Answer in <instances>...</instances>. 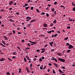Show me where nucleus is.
Here are the masks:
<instances>
[{"mask_svg":"<svg viewBox=\"0 0 75 75\" xmlns=\"http://www.w3.org/2000/svg\"><path fill=\"white\" fill-rule=\"evenodd\" d=\"M58 60L59 61H61V62H65V59H61L60 58H58Z\"/></svg>","mask_w":75,"mask_h":75,"instance_id":"obj_1","label":"nucleus"},{"mask_svg":"<svg viewBox=\"0 0 75 75\" xmlns=\"http://www.w3.org/2000/svg\"><path fill=\"white\" fill-rule=\"evenodd\" d=\"M73 48H74V46L71 45H69V49H71Z\"/></svg>","mask_w":75,"mask_h":75,"instance_id":"obj_2","label":"nucleus"},{"mask_svg":"<svg viewBox=\"0 0 75 75\" xmlns=\"http://www.w3.org/2000/svg\"><path fill=\"white\" fill-rule=\"evenodd\" d=\"M26 69L27 72H28V73H30V72H31V71L29 70V69H28V67H26Z\"/></svg>","mask_w":75,"mask_h":75,"instance_id":"obj_3","label":"nucleus"},{"mask_svg":"<svg viewBox=\"0 0 75 75\" xmlns=\"http://www.w3.org/2000/svg\"><path fill=\"white\" fill-rule=\"evenodd\" d=\"M13 3V1H11L9 2V6H11V5Z\"/></svg>","mask_w":75,"mask_h":75,"instance_id":"obj_4","label":"nucleus"},{"mask_svg":"<svg viewBox=\"0 0 75 75\" xmlns=\"http://www.w3.org/2000/svg\"><path fill=\"white\" fill-rule=\"evenodd\" d=\"M5 59L4 58H2V59H0V61L2 62V61H5Z\"/></svg>","mask_w":75,"mask_h":75,"instance_id":"obj_5","label":"nucleus"},{"mask_svg":"<svg viewBox=\"0 0 75 75\" xmlns=\"http://www.w3.org/2000/svg\"><path fill=\"white\" fill-rule=\"evenodd\" d=\"M53 43H54V42H49V44H50V46H51V47H52V44H53Z\"/></svg>","mask_w":75,"mask_h":75,"instance_id":"obj_6","label":"nucleus"},{"mask_svg":"<svg viewBox=\"0 0 75 75\" xmlns=\"http://www.w3.org/2000/svg\"><path fill=\"white\" fill-rule=\"evenodd\" d=\"M43 26L45 27H47V24L45 23L43 24Z\"/></svg>","mask_w":75,"mask_h":75,"instance_id":"obj_7","label":"nucleus"},{"mask_svg":"<svg viewBox=\"0 0 75 75\" xmlns=\"http://www.w3.org/2000/svg\"><path fill=\"white\" fill-rule=\"evenodd\" d=\"M9 21H10L11 22H14V21L12 20L11 19H9Z\"/></svg>","mask_w":75,"mask_h":75,"instance_id":"obj_8","label":"nucleus"},{"mask_svg":"<svg viewBox=\"0 0 75 75\" xmlns=\"http://www.w3.org/2000/svg\"><path fill=\"white\" fill-rule=\"evenodd\" d=\"M57 54L58 55H59V56H61L62 55V53H59Z\"/></svg>","mask_w":75,"mask_h":75,"instance_id":"obj_9","label":"nucleus"},{"mask_svg":"<svg viewBox=\"0 0 75 75\" xmlns=\"http://www.w3.org/2000/svg\"><path fill=\"white\" fill-rule=\"evenodd\" d=\"M27 19H29V20H31V18L29 16L27 17H26Z\"/></svg>","mask_w":75,"mask_h":75,"instance_id":"obj_10","label":"nucleus"},{"mask_svg":"<svg viewBox=\"0 0 75 75\" xmlns=\"http://www.w3.org/2000/svg\"><path fill=\"white\" fill-rule=\"evenodd\" d=\"M6 75H10V73L9 72H7L6 73Z\"/></svg>","mask_w":75,"mask_h":75,"instance_id":"obj_11","label":"nucleus"},{"mask_svg":"<svg viewBox=\"0 0 75 75\" xmlns=\"http://www.w3.org/2000/svg\"><path fill=\"white\" fill-rule=\"evenodd\" d=\"M59 72H60L61 74H63V73H64V72L62 71H61L60 69H59Z\"/></svg>","mask_w":75,"mask_h":75,"instance_id":"obj_12","label":"nucleus"},{"mask_svg":"<svg viewBox=\"0 0 75 75\" xmlns=\"http://www.w3.org/2000/svg\"><path fill=\"white\" fill-rule=\"evenodd\" d=\"M0 45H2V47H6V46H4V45L1 43H0Z\"/></svg>","mask_w":75,"mask_h":75,"instance_id":"obj_13","label":"nucleus"},{"mask_svg":"<svg viewBox=\"0 0 75 75\" xmlns=\"http://www.w3.org/2000/svg\"><path fill=\"white\" fill-rule=\"evenodd\" d=\"M54 65H55V66L56 67V68H57V67H58V64H57L56 63H54Z\"/></svg>","mask_w":75,"mask_h":75,"instance_id":"obj_14","label":"nucleus"},{"mask_svg":"<svg viewBox=\"0 0 75 75\" xmlns=\"http://www.w3.org/2000/svg\"><path fill=\"white\" fill-rule=\"evenodd\" d=\"M37 43V42H33L32 44H33V45H35Z\"/></svg>","mask_w":75,"mask_h":75,"instance_id":"obj_15","label":"nucleus"},{"mask_svg":"<svg viewBox=\"0 0 75 75\" xmlns=\"http://www.w3.org/2000/svg\"><path fill=\"white\" fill-rule=\"evenodd\" d=\"M52 58H51V59L52 60V61L54 60V59H55V58L54 57H52Z\"/></svg>","mask_w":75,"mask_h":75,"instance_id":"obj_16","label":"nucleus"},{"mask_svg":"<svg viewBox=\"0 0 75 75\" xmlns=\"http://www.w3.org/2000/svg\"><path fill=\"white\" fill-rule=\"evenodd\" d=\"M29 8H30V6H28L25 7V9H26V10H28Z\"/></svg>","mask_w":75,"mask_h":75,"instance_id":"obj_17","label":"nucleus"},{"mask_svg":"<svg viewBox=\"0 0 75 75\" xmlns=\"http://www.w3.org/2000/svg\"><path fill=\"white\" fill-rule=\"evenodd\" d=\"M69 21H72V19L70 18H69Z\"/></svg>","mask_w":75,"mask_h":75,"instance_id":"obj_18","label":"nucleus"},{"mask_svg":"<svg viewBox=\"0 0 75 75\" xmlns=\"http://www.w3.org/2000/svg\"><path fill=\"white\" fill-rule=\"evenodd\" d=\"M2 42L3 43V44H4V45H5V44H6V43H5V42H4V40H2Z\"/></svg>","mask_w":75,"mask_h":75,"instance_id":"obj_19","label":"nucleus"},{"mask_svg":"<svg viewBox=\"0 0 75 75\" xmlns=\"http://www.w3.org/2000/svg\"><path fill=\"white\" fill-rule=\"evenodd\" d=\"M16 52H13V55H16Z\"/></svg>","mask_w":75,"mask_h":75,"instance_id":"obj_20","label":"nucleus"},{"mask_svg":"<svg viewBox=\"0 0 75 75\" xmlns=\"http://www.w3.org/2000/svg\"><path fill=\"white\" fill-rule=\"evenodd\" d=\"M53 23L54 24L56 23H57V21H56V19L54 20V21H53Z\"/></svg>","mask_w":75,"mask_h":75,"instance_id":"obj_21","label":"nucleus"},{"mask_svg":"<svg viewBox=\"0 0 75 75\" xmlns=\"http://www.w3.org/2000/svg\"><path fill=\"white\" fill-rule=\"evenodd\" d=\"M50 25L51 27H52V26L54 25V23H51Z\"/></svg>","mask_w":75,"mask_h":75,"instance_id":"obj_22","label":"nucleus"},{"mask_svg":"<svg viewBox=\"0 0 75 75\" xmlns=\"http://www.w3.org/2000/svg\"><path fill=\"white\" fill-rule=\"evenodd\" d=\"M68 38H69L68 37H67L64 39V40H67Z\"/></svg>","mask_w":75,"mask_h":75,"instance_id":"obj_23","label":"nucleus"},{"mask_svg":"<svg viewBox=\"0 0 75 75\" xmlns=\"http://www.w3.org/2000/svg\"><path fill=\"white\" fill-rule=\"evenodd\" d=\"M4 38H5V40H8V39H7V37H6V36H4Z\"/></svg>","mask_w":75,"mask_h":75,"instance_id":"obj_24","label":"nucleus"},{"mask_svg":"<svg viewBox=\"0 0 75 75\" xmlns=\"http://www.w3.org/2000/svg\"><path fill=\"white\" fill-rule=\"evenodd\" d=\"M27 45L29 47H31V45H30L29 43H28Z\"/></svg>","mask_w":75,"mask_h":75,"instance_id":"obj_25","label":"nucleus"},{"mask_svg":"<svg viewBox=\"0 0 75 75\" xmlns=\"http://www.w3.org/2000/svg\"><path fill=\"white\" fill-rule=\"evenodd\" d=\"M54 61H55V62H58V61H57V59H56V58H55L54 59Z\"/></svg>","mask_w":75,"mask_h":75,"instance_id":"obj_26","label":"nucleus"},{"mask_svg":"<svg viewBox=\"0 0 75 75\" xmlns=\"http://www.w3.org/2000/svg\"><path fill=\"white\" fill-rule=\"evenodd\" d=\"M47 33H49V34H51V30H50V31H47Z\"/></svg>","mask_w":75,"mask_h":75,"instance_id":"obj_27","label":"nucleus"},{"mask_svg":"<svg viewBox=\"0 0 75 75\" xmlns=\"http://www.w3.org/2000/svg\"><path fill=\"white\" fill-rule=\"evenodd\" d=\"M41 61H42V60L41 58L39 59V62H41Z\"/></svg>","mask_w":75,"mask_h":75,"instance_id":"obj_28","label":"nucleus"},{"mask_svg":"<svg viewBox=\"0 0 75 75\" xmlns=\"http://www.w3.org/2000/svg\"><path fill=\"white\" fill-rule=\"evenodd\" d=\"M36 11H37V13H40V11H39V10L38 9H37L36 10Z\"/></svg>","mask_w":75,"mask_h":75,"instance_id":"obj_29","label":"nucleus"},{"mask_svg":"<svg viewBox=\"0 0 75 75\" xmlns=\"http://www.w3.org/2000/svg\"><path fill=\"white\" fill-rule=\"evenodd\" d=\"M70 51H71V50H67V53H69V52H70Z\"/></svg>","mask_w":75,"mask_h":75,"instance_id":"obj_30","label":"nucleus"},{"mask_svg":"<svg viewBox=\"0 0 75 75\" xmlns=\"http://www.w3.org/2000/svg\"><path fill=\"white\" fill-rule=\"evenodd\" d=\"M18 69L19 70L18 72L19 73H20V72H21V69Z\"/></svg>","mask_w":75,"mask_h":75,"instance_id":"obj_31","label":"nucleus"},{"mask_svg":"<svg viewBox=\"0 0 75 75\" xmlns=\"http://www.w3.org/2000/svg\"><path fill=\"white\" fill-rule=\"evenodd\" d=\"M24 62H25L26 61H27V59H26V58H24Z\"/></svg>","mask_w":75,"mask_h":75,"instance_id":"obj_32","label":"nucleus"},{"mask_svg":"<svg viewBox=\"0 0 75 75\" xmlns=\"http://www.w3.org/2000/svg\"><path fill=\"white\" fill-rule=\"evenodd\" d=\"M46 16L47 17H49V14H48V13H46Z\"/></svg>","mask_w":75,"mask_h":75,"instance_id":"obj_33","label":"nucleus"},{"mask_svg":"<svg viewBox=\"0 0 75 75\" xmlns=\"http://www.w3.org/2000/svg\"><path fill=\"white\" fill-rule=\"evenodd\" d=\"M41 15H45V13L42 12L41 13Z\"/></svg>","mask_w":75,"mask_h":75,"instance_id":"obj_34","label":"nucleus"},{"mask_svg":"<svg viewBox=\"0 0 75 75\" xmlns=\"http://www.w3.org/2000/svg\"><path fill=\"white\" fill-rule=\"evenodd\" d=\"M7 59H8V60H10V61H12V60H11V59H10V58H8Z\"/></svg>","mask_w":75,"mask_h":75,"instance_id":"obj_35","label":"nucleus"},{"mask_svg":"<svg viewBox=\"0 0 75 75\" xmlns=\"http://www.w3.org/2000/svg\"><path fill=\"white\" fill-rule=\"evenodd\" d=\"M73 11H75V7H74L73 8Z\"/></svg>","mask_w":75,"mask_h":75,"instance_id":"obj_36","label":"nucleus"},{"mask_svg":"<svg viewBox=\"0 0 75 75\" xmlns=\"http://www.w3.org/2000/svg\"><path fill=\"white\" fill-rule=\"evenodd\" d=\"M52 11L53 12H54V8H52Z\"/></svg>","mask_w":75,"mask_h":75,"instance_id":"obj_37","label":"nucleus"},{"mask_svg":"<svg viewBox=\"0 0 75 75\" xmlns=\"http://www.w3.org/2000/svg\"><path fill=\"white\" fill-rule=\"evenodd\" d=\"M39 36H40V37H41L42 36H43V37H45V35H39Z\"/></svg>","mask_w":75,"mask_h":75,"instance_id":"obj_38","label":"nucleus"},{"mask_svg":"<svg viewBox=\"0 0 75 75\" xmlns=\"http://www.w3.org/2000/svg\"><path fill=\"white\" fill-rule=\"evenodd\" d=\"M13 34H15V33H16V31H15V30H13Z\"/></svg>","mask_w":75,"mask_h":75,"instance_id":"obj_39","label":"nucleus"},{"mask_svg":"<svg viewBox=\"0 0 75 75\" xmlns=\"http://www.w3.org/2000/svg\"><path fill=\"white\" fill-rule=\"evenodd\" d=\"M57 35H58V34H56L54 35V37H57Z\"/></svg>","mask_w":75,"mask_h":75,"instance_id":"obj_40","label":"nucleus"},{"mask_svg":"<svg viewBox=\"0 0 75 75\" xmlns=\"http://www.w3.org/2000/svg\"><path fill=\"white\" fill-rule=\"evenodd\" d=\"M25 50H30V48L29 47H27L26 48H25Z\"/></svg>","mask_w":75,"mask_h":75,"instance_id":"obj_41","label":"nucleus"},{"mask_svg":"<svg viewBox=\"0 0 75 75\" xmlns=\"http://www.w3.org/2000/svg\"><path fill=\"white\" fill-rule=\"evenodd\" d=\"M52 70H53V74H55V71H54V69H52Z\"/></svg>","mask_w":75,"mask_h":75,"instance_id":"obj_42","label":"nucleus"},{"mask_svg":"<svg viewBox=\"0 0 75 75\" xmlns=\"http://www.w3.org/2000/svg\"><path fill=\"white\" fill-rule=\"evenodd\" d=\"M25 5L26 6H28V4H25Z\"/></svg>","mask_w":75,"mask_h":75,"instance_id":"obj_43","label":"nucleus"},{"mask_svg":"<svg viewBox=\"0 0 75 75\" xmlns=\"http://www.w3.org/2000/svg\"><path fill=\"white\" fill-rule=\"evenodd\" d=\"M28 27H30V26H31V24H28Z\"/></svg>","mask_w":75,"mask_h":75,"instance_id":"obj_44","label":"nucleus"},{"mask_svg":"<svg viewBox=\"0 0 75 75\" xmlns=\"http://www.w3.org/2000/svg\"><path fill=\"white\" fill-rule=\"evenodd\" d=\"M40 69H41L42 70V69H43V68L42 67H40Z\"/></svg>","mask_w":75,"mask_h":75,"instance_id":"obj_45","label":"nucleus"},{"mask_svg":"<svg viewBox=\"0 0 75 75\" xmlns=\"http://www.w3.org/2000/svg\"><path fill=\"white\" fill-rule=\"evenodd\" d=\"M16 58V56H13L12 57V58H13V59H14V58Z\"/></svg>","mask_w":75,"mask_h":75,"instance_id":"obj_46","label":"nucleus"},{"mask_svg":"<svg viewBox=\"0 0 75 75\" xmlns=\"http://www.w3.org/2000/svg\"><path fill=\"white\" fill-rule=\"evenodd\" d=\"M67 28H68V29H70L71 27H70V26H68L67 27Z\"/></svg>","mask_w":75,"mask_h":75,"instance_id":"obj_47","label":"nucleus"},{"mask_svg":"<svg viewBox=\"0 0 75 75\" xmlns=\"http://www.w3.org/2000/svg\"><path fill=\"white\" fill-rule=\"evenodd\" d=\"M8 17L9 18H13V16H9Z\"/></svg>","mask_w":75,"mask_h":75,"instance_id":"obj_48","label":"nucleus"},{"mask_svg":"<svg viewBox=\"0 0 75 75\" xmlns=\"http://www.w3.org/2000/svg\"><path fill=\"white\" fill-rule=\"evenodd\" d=\"M27 59L28 60H29V61H31V59H29V57H28Z\"/></svg>","mask_w":75,"mask_h":75,"instance_id":"obj_49","label":"nucleus"},{"mask_svg":"<svg viewBox=\"0 0 75 75\" xmlns=\"http://www.w3.org/2000/svg\"><path fill=\"white\" fill-rule=\"evenodd\" d=\"M57 4V1L55 2L54 3V4Z\"/></svg>","mask_w":75,"mask_h":75,"instance_id":"obj_50","label":"nucleus"},{"mask_svg":"<svg viewBox=\"0 0 75 75\" xmlns=\"http://www.w3.org/2000/svg\"><path fill=\"white\" fill-rule=\"evenodd\" d=\"M66 45H67V46H68L69 45V43H66Z\"/></svg>","mask_w":75,"mask_h":75,"instance_id":"obj_51","label":"nucleus"},{"mask_svg":"<svg viewBox=\"0 0 75 75\" xmlns=\"http://www.w3.org/2000/svg\"><path fill=\"white\" fill-rule=\"evenodd\" d=\"M41 58L42 59H45V58L44 57H41Z\"/></svg>","mask_w":75,"mask_h":75,"instance_id":"obj_52","label":"nucleus"},{"mask_svg":"<svg viewBox=\"0 0 75 75\" xmlns=\"http://www.w3.org/2000/svg\"><path fill=\"white\" fill-rule=\"evenodd\" d=\"M33 8H34L33 7H32L31 8V10H33Z\"/></svg>","mask_w":75,"mask_h":75,"instance_id":"obj_53","label":"nucleus"},{"mask_svg":"<svg viewBox=\"0 0 75 75\" xmlns=\"http://www.w3.org/2000/svg\"><path fill=\"white\" fill-rule=\"evenodd\" d=\"M62 68H63V69H65V67H62Z\"/></svg>","mask_w":75,"mask_h":75,"instance_id":"obj_54","label":"nucleus"},{"mask_svg":"<svg viewBox=\"0 0 75 75\" xmlns=\"http://www.w3.org/2000/svg\"><path fill=\"white\" fill-rule=\"evenodd\" d=\"M45 49L44 48H42V49H41V50H43V51H45Z\"/></svg>","mask_w":75,"mask_h":75,"instance_id":"obj_55","label":"nucleus"},{"mask_svg":"<svg viewBox=\"0 0 75 75\" xmlns=\"http://www.w3.org/2000/svg\"><path fill=\"white\" fill-rule=\"evenodd\" d=\"M49 66H51L52 65V64L50 63H49Z\"/></svg>","mask_w":75,"mask_h":75,"instance_id":"obj_56","label":"nucleus"},{"mask_svg":"<svg viewBox=\"0 0 75 75\" xmlns=\"http://www.w3.org/2000/svg\"><path fill=\"white\" fill-rule=\"evenodd\" d=\"M13 34V33H9V35H11V34Z\"/></svg>","mask_w":75,"mask_h":75,"instance_id":"obj_57","label":"nucleus"},{"mask_svg":"<svg viewBox=\"0 0 75 75\" xmlns=\"http://www.w3.org/2000/svg\"><path fill=\"white\" fill-rule=\"evenodd\" d=\"M45 52V50H43V51H42L41 52V53H44Z\"/></svg>","mask_w":75,"mask_h":75,"instance_id":"obj_58","label":"nucleus"},{"mask_svg":"<svg viewBox=\"0 0 75 75\" xmlns=\"http://www.w3.org/2000/svg\"><path fill=\"white\" fill-rule=\"evenodd\" d=\"M47 46H48V45H47V44L46 45H45V46H44V47H45V48H46V47H47Z\"/></svg>","mask_w":75,"mask_h":75,"instance_id":"obj_59","label":"nucleus"},{"mask_svg":"<svg viewBox=\"0 0 75 75\" xmlns=\"http://www.w3.org/2000/svg\"><path fill=\"white\" fill-rule=\"evenodd\" d=\"M1 11H4V9H1Z\"/></svg>","mask_w":75,"mask_h":75,"instance_id":"obj_60","label":"nucleus"},{"mask_svg":"<svg viewBox=\"0 0 75 75\" xmlns=\"http://www.w3.org/2000/svg\"><path fill=\"white\" fill-rule=\"evenodd\" d=\"M57 33H61V32L60 31H57Z\"/></svg>","mask_w":75,"mask_h":75,"instance_id":"obj_61","label":"nucleus"},{"mask_svg":"<svg viewBox=\"0 0 75 75\" xmlns=\"http://www.w3.org/2000/svg\"><path fill=\"white\" fill-rule=\"evenodd\" d=\"M21 42H24V40H21Z\"/></svg>","mask_w":75,"mask_h":75,"instance_id":"obj_62","label":"nucleus"},{"mask_svg":"<svg viewBox=\"0 0 75 75\" xmlns=\"http://www.w3.org/2000/svg\"><path fill=\"white\" fill-rule=\"evenodd\" d=\"M46 10H49V7H47V8H46Z\"/></svg>","mask_w":75,"mask_h":75,"instance_id":"obj_63","label":"nucleus"},{"mask_svg":"<svg viewBox=\"0 0 75 75\" xmlns=\"http://www.w3.org/2000/svg\"><path fill=\"white\" fill-rule=\"evenodd\" d=\"M51 16H52V17H54V14H52Z\"/></svg>","mask_w":75,"mask_h":75,"instance_id":"obj_64","label":"nucleus"}]
</instances>
